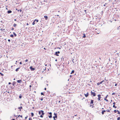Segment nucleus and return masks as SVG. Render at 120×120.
Instances as JSON below:
<instances>
[{
    "label": "nucleus",
    "mask_w": 120,
    "mask_h": 120,
    "mask_svg": "<svg viewBox=\"0 0 120 120\" xmlns=\"http://www.w3.org/2000/svg\"><path fill=\"white\" fill-rule=\"evenodd\" d=\"M22 62H20L19 63V64H22Z\"/></svg>",
    "instance_id": "obj_55"
},
{
    "label": "nucleus",
    "mask_w": 120,
    "mask_h": 120,
    "mask_svg": "<svg viewBox=\"0 0 120 120\" xmlns=\"http://www.w3.org/2000/svg\"><path fill=\"white\" fill-rule=\"evenodd\" d=\"M0 75H1L2 76H3L4 75V74L1 72H0Z\"/></svg>",
    "instance_id": "obj_29"
},
{
    "label": "nucleus",
    "mask_w": 120,
    "mask_h": 120,
    "mask_svg": "<svg viewBox=\"0 0 120 120\" xmlns=\"http://www.w3.org/2000/svg\"><path fill=\"white\" fill-rule=\"evenodd\" d=\"M104 81V80H103L102 81H101V82H100V84H102L103 82Z\"/></svg>",
    "instance_id": "obj_30"
},
{
    "label": "nucleus",
    "mask_w": 120,
    "mask_h": 120,
    "mask_svg": "<svg viewBox=\"0 0 120 120\" xmlns=\"http://www.w3.org/2000/svg\"><path fill=\"white\" fill-rule=\"evenodd\" d=\"M52 117V115H50L49 116V118H51Z\"/></svg>",
    "instance_id": "obj_23"
},
{
    "label": "nucleus",
    "mask_w": 120,
    "mask_h": 120,
    "mask_svg": "<svg viewBox=\"0 0 120 120\" xmlns=\"http://www.w3.org/2000/svg\"><path fill=\"white\" fill-rule=\"evenodd\" d=\"M41 114L40 116V117H43V116L45 114V113L44 112V111L43 110H41Z\"/></svg>",
    "instance_id": "obj_1"
},
{
    "label": "nucleus",
    "mask_w": 120,
    "mask_h": 120,
    "mask_svg": "<svg viewBox=\"0 0 120 120\" xmlns=\"http://www.w3.org/2000/svg\"><path fill=\"white\" fill-rule=\"evenodd\" d=\"M11 84V83L10 82H9L8 83V84L10 85Z\"/></svg>",
    "instance_id": "obj_54"
},
{
    "label": "nucleus",
    "mask_w": 120,
    "mask_h": 120,
    "mask_svg": "<svg viewBox=\"0 0 120 120\" xmlns=\"http://www.w3.org/2000/svg\"><path fill=\"white\" fill-rule=\"evenodd\" d=\"M61 60H62V59L63 60H64V58L62 57V58H61Z\"/></svg>",
    "instance_id": "obj_41"
},
{
    "label": "nucleus",
    "mask_w": 120,
    "mask_h": 120,
    "mask_svg": "<svg viewBox=\"0 0 120 120\" xmlns=\"http://www.w3.org/2000/svg\"><path fill=\"white\" fill-rule=\"evenodd\" d=\"M58 54V53H57V52H55V53L54 54V55L57 56H59V55Z\"/></svg>",
    "instance_id": "obj_11"
},
{
    "label": "nucleus",
    "mask_w": 120,
    "mask_h": 120,
    "mask_svg": "<svg viewBox=\"0 0 120 120\" xmlns=\"http://www.w3.org/2000/svg\"><path fill=\"white\" fill-rule=\"evenodd\" d=\"M120 2V0H115L114 1V3H117L118 2Z\"/></svg>",
    "instance_id": "obj_7"
},
{
    "label": "nucleus",
    "mask_w": 120,
    "mask_h": 120,
    "mask_svg": "<svg viewBox=\"0 0 120 120\" xmlns=\"http://www.w3.org/2000/svg\"><path fill=\"white\" fill-rule=\"evenodd\" d=\"M58 54H59L60 53V52L59 51H58L57 52Z\"/></svg>",
    "instance_id": "obj_47"
},
{
    "label": "nucleus",
    "mask_w": 120,
    "mask_h": 120,
    "mask_svg": "<svg viewBox=\"0 0 120 120\" xmlns=\"http://www.w3.org/2000/svg\"><path fill=\"white\" fill-rule=\"evenodd\" d=\"M113 108H116L117 107L116 106H115V105H113Z\"/></svg>",
    "instance_id": "obj_28"
},
{
    "label": "nucleus",
    "mask_w": 120,
    "mask_h": 120,
    "mask_svg": "<svg viewBox=\"0 0 120 120\" xmlns=\"http://www.w3.org/2000/svg\"><path fill=\"white\" fill-rule=\"evenodd\" d=\"M106 112V111L105 110H102V112H101V113L102 114H104V112Z\"/></svg>",
    "instance_id": "obj_13"
},
{
    "label": "nucleus",
    "mask_w": 120,
    "mask_h": 120,
    "mask_svg": "<svg viewBox=\"0 0 120 120\" xmlns=\"http://www.w3.org/2000/svg\"><path fill=\"white\" fill-rule=\"evenodd\" d=\"M21 117V118H22V115H19L18 116V117Z\"/></svg>",
    "instance_id": "obj_32"
},
{
    "label": "nucleus",
    "mask_w": 120,
    "mask_h": 120,
    "mask_svg": "<svg viewBox=\"0 0 120 120\" xmlns=\"http://www.w3.org/2000/svg\"><path fill=\"white\" fill-rule=\"evenodd\" d=\"M14 29L13 28H12V29H11V30H13Z\"/></svg>",
    "instance_id": "obj_62"
},
{
    "label": "nucleus",
    "mask_w": 120,
    "mask_h": 120,
    "mask_svg": "<svg viewBox=\"0 0 120 120\" xmlns=\"http://www.w3.org/2000/svg\"><path fill=\"white\" fill-rule=\"evenodd\" d=\"M113 104L114 105H115L116 104V103L115 102H114L113 103Z\"/></svg>",
    "instance_id": "obj_45"
},
{
    "label": "nucleus",
    "mask_w": 120,
    "mask_h": 120,
    "mask_svg": "<svg viewBox=\"0 0 120 120\" xmlns=\"http://www.w3.org/2000/svg\"><path fill=\"white\" fill-rule=\"evenodd\" d=\"M54 114L55 116L54 117H55L56 118H57V114L54 112Z\"/></svg>",
    "instance_id": "obj_9"
},
{
    "label": "nucleus",
    "mask_w": 120,
    "mask_h": 120,
    "mask_svg": "<svg viewBox=\"0 0 120 120\" xmlns=\"http://www.w3.org/2000/svg\"><path fill=\"white\" fill-rule=\"evenodd\" d=\"M41 95H44V94L43 92H41Z\"/></svg>",
    "instance_id": "obj_38"
},
{
    "label": "nucleus",
    "mask_w": 120,
    "mask_h": 120,
    "mask_svg": "<svg viewBox=\"0 0 120 120\" xmlns=\"http://www.w3.org/2000/svg\"><path fill=\"white\" fill-rule=\"evenodd\" d=\"M44 17L45 18L46 20H47L48 19V17L47 16L45 15L44 16Z\"/></svg>",
    "instance_id": "obj_12"
},
{
    "label": "nucleus",
    "mask_w": 120,
    "mask_h": 120,
    "mask_svg": "<svg viewBox=\"0 0 120 120\" xmlns=\"http://www.w3.org/2000/svg\"><path fill=\"white\" fill-rule=\"evenodd\" d=\"M43 99L42 98H41V99L40 100L41 101H42L43 100Z\"/></svg>",
    "instance_id": "obj_48"
},
{
    "label": "nucleus",
    "mask_w": 120,
    "mask_h": 120,
    "mask_svg": "<svg viewBox=\"0 0 120 120\" xmlns=\"http://www.w3.org/2000/svg\"><path fill=\"white\" fill-rule=\"evenodd\" d=\"M84 95L85 97H87L89 95V93L87 92V93L86 94H84Z\"/></svg>",
    "instance_id": "obj_8"
},
{
    "label": "nucleus",
    "mask_w": 120,
    "mask_h": 120,
    "mask_svg": "<svg viewBox=\"0 0 120 120\" xmlns=\"http://www.w3.org/2000/svg\"><path fill=\"white\" fill-rule=\"evenodd\" d=\"M22 106H21L20 107H19L18 108V109H20L19 110L20 111H21V109H22Z\"/></svg>",
    "instance_id": "obj_18"
},
{
    "label": "nucleus",
    "mask_w": 120,
    "mask_h": 120,
    "mask_svg": "<svg viewBox=\"0 0 120 120\" xmlns=\"http://www.w3.org/2000/svg\"><path fill=\"white\" fill-rule=\"evenodd\" d=\"M29 120H32V119L31 118H29Z\"/></svg>",
    "instance_id": "obj_42"
},
{
    "label": "nucleus",
    "mask_w": 120,
    "mask_h": 120,
    "mask_svg": "<svg viewBox=\"0 0 120 120\" xmlns=\"http://www.w3.org/2000/svg\"><path fill=\"white\" fill-rule=\"evenodd\" d=\"M115 94V93H112V95H114Z\"/></svg>",
    "instance_id": "obj_44"
},
{
    "label": "nucleus",
    "mask_w": 120,
    "mask_h": 120,
    "mask_svg": "<svg viewBox=\"0 0 120 120\" xmlns=\"http://www.w3.org/2000/svg\"><path fill=\"white\" fill-rule=\"evenodd\" d=\"M117 112H118L117 113L118 114H120V112L118 110V111H117Z\"/></svg>",
    "instance_id": "obj_36"
},
{
    "label": "nucleus",
    "mask_w": 120,
    "mask_h": 120,
    "mask_svg": "<svg viewBox=\"0 0 120 120\" xmlns=\"http://www.w3.org/2000/svg\"><path fill=\"white\" fill-rule=\"evenodd\" d=\"M39 115H41V111H39Z\"/></svg>",
    "instance_id": "obj_35"
},
{
    "label": "nucleus",
    "mask_w": 120,
    "mask_h": 120,
    "mask_svg": "<svg viewBox=\"0 0 120 120\" xmlns=\"http://www.w3.org/2000/svg\"><path fill=\"white\" fill-rule=\"evenodd\" d=\"M117 111H118V110H114V112L116 113V112H117Z\"/></svg>",
    "instance_id": "obj_33"
},
{
    "label": "nucleus",
    "mask_w": 120,
    "mask_h": 120,
    "mask_svg": "<svg viewBox=\"0 0 120 120\" xmlns=\"http://www.w3.org/2000/svg\"><path fill=\"white\" fill-rule=\"evenodd\" d=\"M28 117V116H26V117H25V118L26 119H27V118Z\"/></svg>",
    "instance_id": "obj_51"
},
{
    "label": "nucleus",
    "mask_w": 120,
    "mask_h": 120,
    "mask_svg": "<svg viewBox=\"0 0 120 120\" xmlns=\"http://www.w3.org/2000/svg\"><path fill=\"white\" fill-rule=\"evenodd\" d=\"M11 120H15V119H12Z\"/></svg>",
    "instance_id": "obj_60"
},
{
    "label": "nucleus",
    "mask_w": 120,
    "mask_h": 120,
    "mask_svg": "<svg viewBox=\"0 0 120 120\" xmlns=\"http://www.w3.org/2000/svg\"><path fill=\"white\" fill-rule=\"evenodd\" d=\"M97 84L98 85H99L100 84V82H98L97 83Z\"/></svg>",
    "instance_id": "obj_39"
},
{
    "label": "nucleus",
    "mask_w": 120,
    "mask_h": 120,
    "mask_svg": "<svg viewBox=\"0 0 120 120\" xmlns=\"http://www.w3.org/2000/svg\"><path fill=\"white\" fill-rule=\"evenodd\" d=\"M94 103V101L92 100H91L90 103L92 104Z\"/></svg>",
    "instance_id": "obj_15"
},
{
    "label": "nucleus",
    "mask_w": 120,
    "mask_h": 120,
    "mask_svg": "<svg viewBox=\"0 0 120 120\" xmlns=\"http://www.w3.org/2000/svg\"><path fill=\"white\" fill-rule=\"evenodd\" d=\"M8 41L9 42H10L11 41L9 39H8Z\"/></svg>",
    "instance_id": "obj_50"
},
{
    "label": "nucleus",
    "mask_w": 120,
    "mask_h": 120,
    "mask_svg": "<svg viewBox=\"0 0 120 120\" xmlns=\"http://www.w3.org/2000/svg\"><path fill=\"white\" fill-rule=\"evenodd\" d=\"M36 21H37V22H38V20L37 19H35L34 20V21L32 23V24L33 25H34L35 23H36Z\"/></svg>",
    "instance_id": "obj_2"
},
{
    "label": "nucleus",
    "mask_w": 120,
    "mask_h": 120,
    "mask_svg": "<svg viewBox=\"0 0 120 120\" xmlns=\"http://www.w3.org/2000/svg\"><path fill=\"white\" fill-rule=\"evenodd\" d=\"M13 34L15 37H16V36H17L16 34L14 32L13 33Z\"/></svg>",
    "instance_id": "obj_19"
},
{
    "label": "nucleus",
    "mask_w": 120,
    "mask_h": 120,
    "mask_svg": "<svg viewBox=\"0 0 120 120\" xmlns=\"http://www.w3.org/2000/svg\"><path fill=\"white\" fill-rule=\"evenodd\" d=\"M91 95H93V96H96V93L95 92H93L92 91H91Z\"/></svg>",
    "instance_id": "obj_3"
},
{
    "label": "nucleus",
    "mask_w": 120,
    "mask_h": 120,
    "mask_svg": "<svg viewBox=\"0 0 120 120\" xmlns=\"http://www.w3.org/2000/svg\"><path fill=\"white\" fill-rule=\"evenodd\" d=\"M120 120V117H118L117 119V120Z\"/></svg>",
    "instance_id": "obj_34"
},
{
    "label": "nucleus",
    "mask_w": 120,
    "mask_h": 120,
    "mask_svg": "<svg viewBox=\"0 0 120 120\" xmlns=\"http://www.w3.org/2000/svg\"><path fill=\"white\" fill-rule=\"evenodd\" d=\"M10 36L11 37L13 38L14 37V35L13 34H11L10 35Z\"/></svg>",
    "instance_id": "obj_24"
},
{
    "label": "nucleus",
    "mask_w": 120,
    "mask_h": 120,
    "mask_svg": "<svg viewBox=\"0 0 120 120\" xmlns=\"http://www.w3.org/2000/svg\"><path fill=\"white\" fill-rule=\"evenodd\" d=\"M29 87H32V86H31V85H30V86H29Z\"/></svg>",
    "instance_id": "obj_58"
},
{
    "label": "nucleus",
    "mask_w": 120,
    "mask_h": 120,
    "mask_svg": "<svg viewBox=\"0 0 120 120\" xmlns=\"http://www.w3.org/2000/svg\"><path fill=\"white\" fill-rule=\"evenodd\" d=\"M57 48L59 49H61L60 48H59V47H57Z\"/></svg>",
    "instance_id": "obj_56"
},
{
    "label": "nucleus",
    "mask_w": 120,
    "mask_h": 120,
    "mask_svg": "<svg viewBox=\"0 0 120 120\" xmlns=\"http://www.w3.org/2000/svg\"><path fill=\"white\" fill-rule=\"evenodd\" d=\"M15 82H13V83H12V85L13 86H14V85L15 84Z\"/></svg>",
    "instance_id": "obj_22"
},
{
    "label": "nucleus",
    "mask_w": 120,
    "mask_h": 120,
    "mask_svg": "<svg viewBox=\"0 0 120 120\" xmlns=\"http://www.w3.org/2000/svg\"><path fill=\"white\" fill-rule=\"evenodd\" d=\"M74 70H73L71 72V74H72L73 73H74Z\"/></svg>",
    "instance_id": "obj_17"
},
{
    "label": "nucleus",
    "mask_w": 120,
    "mask_h": 120,
    "mask_svg": "<svg viewBox=\"0 0 120 120\" xmlns=\"http://www.w3.org/2000/svg\"><path fill=\"white\" fill-rule=\"evenodd\" d=\"M5 30V29H4L3 30H2V29H0V30Z\"/></svg>",
    "instance_id": "obj_57"
},
{
    "label": "nucleus",
    "mask_w": 120,
    "mask_h": 120,
    "mask_svg": "<svg viewBox=\"0 0 120 120\" xmlns=\"http://www.w3.org/2000/svg\"><path fill=\"white\" fill-rule=\"evenodd\" d=\"M12 12V11L11 10H8L7 11V13L8 14H9Z\"/></svg>",
    "instance_id": "obj_10"
},
{
    "label": "nucleus",
    "mask_w": 120,
    "mask_h": 120,
    "mask_svg": "<svg viewBox=\"0 0 120 120\" xmlns=\"http://www.w3.org/2000/svg\"><path fill=\"white\" fill-rule=\"evenodd\" d=\"M28 61V60L27 59H26L25 60V61L26 62H27Z\"/></svg>",
    "instance_id": "obj_49"
},
{
    "label": "nucleus",
    "mask_w": 120,
    "mask_h": 120,
    "mask_svg": "<svg viewBox=\"0 0 120 120\" xmlns=\"http://www.w3.org/2000/svg\"><path fill=\"white\" fill-rule=\"evenodd\" d=\"M98 101L101 100H100V99L101 98V95L100 94H98Z\"/></svg>",
    "instance_id": "obj_5"
},
{
    "label": "nucleus",
    "mask_w": 120,
    "mask_h": 120,
    "mask_svg": "<svg viewBox=\"0 0 120 120\" xmlns=\"http://www.w3.org/2000/svg\"><path fill=\"white\" fill-rule=\"evenodd\" d=\"M83 35V36L82 37L83 38H85L86 37L85 34H84Z\"/></svg>",
    "instance_id": "obj_21"
},
{
    "label": "nucleus",
    "mask_w": 120,
    "mask_h": 120,
    "mask_svg": "<svg viewBox=\"0 0 120 120\" xmlns=\"http://www.w3.org/2000/svg\"><path fill=\"white\" fill-rule=\"evenodd\" d=\"M48 114H49V115H52V113L51 112H49Z\"/></svg>",
    "instance_id": "obj_27"
},
{
    "label": "nucleus",
    "mask_w": 120,
    "mask_h": 120,
    "mask_svg": "<svg viewBox=\"0 0 120 120\" xmlns=\"http://www.w3.org/2000/svg\"><path fill=\"white\" fill-rule=\"evenodd\" d=\"M74 59H73L72 60V62L73 63V64L74 63V61H73V60H74Z\"/></svg>",
    "instance_id": "obj_46"
},
{
    "label": "nucleus",
    "mask_w": 120,
    "mask_h": 120,
    "mask_svg": "<svg viewBox=\"0 0 120 120\" xmlns=\"http://www.w3.org/2000/svg\"><path fill=\"white\" fill-rule=\"evenodd\" d=\"M26 25H29V24L28 23H26Z\"/></svg>",
    "instance_id": "obj_63"
},
{
    "label": "nucleus",
    "mask_w": 120,
    "mask_h": 120,
    "mask_svg": "<svg viewBox=\"0 0 120 120\" xmlns=\"http://www.w3.org/2000/svg\"><path fill=\"white\" fill-rule=\"evenodd\" d=\"M14 116H15V117H16V116H16V115H15V114H14Z\"/></svg>",
    "instance_id": "obj_59"
},
{
    "label": "nucleus",
    "mask_w": 120,
    "mask_h": 120,
    "mask_svg": "<svg viewBox=\"0 0 120 120\" xmlns=\"http://www.w3.org/2000/svg\"><path fill=\"white\" fill-rule=\"evenodd\" d=\"M44 49H45V50L46 49L45 48H44Z\"/></svg>",
    "instance_id": "obj_64"
},
{
    "label": "nucleus",
    "mask_w": 120,
    "mask_h": 120,
    "mask_svg": "<svg viewBox=\"0 0 120 120\" xmlns=\"http://www.w3.org/2000/svg\"><path fill=\"white\" fill-rule=\"evenodd\" d=\"M108 95H107L106 97H105V98H106L107 97H108Z\"/></svg>",
    "instance_id": "obj_52"
},
{
    "label": "nucleus",
    "mask_w": 120,
    "mask_h": 120,
    "mask_svg": "<svg viewBox=\"0 0 120 120\" xmlns=\"http://www.w3.org/2000/svg\"><path fill=\"white\" fill-rule=\"evenodd\" d=\"M117 29H120V26H119L117 28Z\"/></svg>",
    "instance_id": "obj_40"
},
{
    "label": "nucleus",
    "mask_w": 120,
    "mask_h": 120,
    "mask_svg": "<svg viewBox=\"0 0 120 120\" xmlns=\"http://www.w3.org/2000/svg\"><path fill=\"white\" fill-rule=\"evenodd\" d=\"M106 111L107 112H110V111L109 110H106Z\"/></svg>",
    "instance_id": "obj_26"
},
{
    "label": "nucleus",
    "mask_w": 120,
    "mask_h": 120,
    "mask_svg": "<svg viewBox=\"0 0 120 120\" xmlns=\"http://www.w3.org/2000/svg\"><path fill=\"white\" fill-rule=\"evenodd\" d=\"M22 81L21 80H18L17 81V82L18 83H21Z\"/></svg>",
    "instance_id": "obj_6"
},
{
    "label": "nucleus",
    "mask_w": 120,
    "mask_h": 120,
    "mask_svg": "<svg viewBox=\"0 0 120 120\" xmlns=\"http://www.w3.org/2000/svg\"><path fill=\"white\" fill-rule=\"evenodd\" d=\"M55 61H57V59H56V60H55Z\"/></svg>",
    "instance_id": "obj_61"
},
{
    "label": "nucleus",
    "mask_w": 120,
    "mask_h": 120,
    "mask_svg": "<svg viewBox=\"0 0 120 120\" xmlns=\"http://www.w3.org/2000/svg\"><path fill=\"white\" fill-rule=\"evenodd\" d=\"M53 118L54 120H56V119H55V117H54V116H53Z\"/></svg>",
    "instance_id": "obj_43"
},
{
    "label": "nucleus",
    "mask_w": 120,
    "mask_h": 120,
    "mask_svg": "<svg viewBox=\"0 0 120 120\" xmlns=\"http://www.w3.org/2000/svg\"><path fill=\"white\" fill-rule=\"evenodd\" d=\"M22 95H21L20 94V96H19V98L20 99H21L22 98Z\"/></svg>",
    "instance_id": "obj_25"
},
{
    "label": "nucleus",
    "mask_w": 120,
    "mask_h": 120,
    "mask_svg": "<svg viewBox=\"0 0 120 120\" xmlns=\"http://www.w3.org/2000/svg\"><path fill=\"white\" fill-rule=\"evenodd\" d=\"M20 69V68H17V69H16L15 70V71H17L18 70H19Z\"/></svg>",
    "instance_id": "obj_16"
},
{
    "label": "nucleus",
    "mask_w": 120,
    "mask_h": 120,
    "mask_svg": "<svg viewBox=\"0 0 120 120\" xmlns=\"http://www.w3.org/2000/svg\"><path fill=\"white\" fill-rule=\"evenodd\" d=\"M17 25L15 23H14L13 25V26L14 27H15Z\"/></svg>",
    "instance_id": "obj_37"
},
{
    "label": "nucleus",
    "mask_w": 120,
    "mask_h": 120,
    "mask_svg": "<svg viewBox=\"0 0 120 120\" xmlns=\"http://www.w3.org/2000/svg\"><path fill=\"white\" fill-rule=\"evenodd\" d=\"M30 69L31 71H34L35 69V68H33L32 66H31L30 67Z\"/></svg>",
    "instance_id": "obj_4"
},
{
    "label": "nucleus",
    "mask_w": 120,
    "mask_h": 120,
    "mask_svg": "<svg viewBox=\"0 0 120 120\" xmlns=\"http://www.w3.org/2000/svg\"><path fill=\"white\" fill-rule=\"evenodd\" d=\"M115 86H117V83H116L115 84Z\"/></svg>",
    "instance_id": "obj_53"
},
{
    "label": "nucleus",
    "mask_w": 120,
    "mask_h": 120,
    "mask_svg": "<svg viewBox=\"0 0 120 120\" xmlns=\"http://www.w3.org/2000/svg\"><path fill=\"white\" fill-rule=\"evenodd\" d=\"M104 100H105L106 101H108V100L106 98H104Z\"/></svg>",
    "instance_id": "obj_31"
},
{
    "label": "nucleus",
    "mask_w": 120,
    "mask_h": 120,
    "mask_svg": "<svg viewBox=\"0 0 120 120\" xmlns=\"http://www.w3.org/2000/svg\"><path fill=\"white\" fill-rule=\"evenodd\" d=\"M31 116H32V117L33 116H34V113L33 112H31Z\"/></svg>",
    "instance_id": "obj_20"
},
{
    "label": "nucleus",
    "mask_w": 120,
    "mask_h": 120,
    "mask_svg": "<svg viewBox=\"0 0 120 120\" xmlns=\"http://www.w3.org/2000/svg\"><path fill=\"white\" fill-rule=\"evenodd\" d=\"M97 31H98V32H97V31H96V33H97V34H99L100 33V30H97Z\"/></svg>",
    "instance_id": "obj_14"
}]
</instances>
